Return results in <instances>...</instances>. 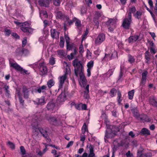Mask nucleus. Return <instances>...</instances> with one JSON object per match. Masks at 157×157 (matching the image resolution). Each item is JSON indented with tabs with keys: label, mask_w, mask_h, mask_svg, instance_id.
<instances>
[{
	"label": "nucleus",
	"mask_w": 157,
	"mask_h": 157,
	"mask_svg": "<svg viewBox=\"0 0 157 157\" xmlns=\"http://www.w3.org/2000/svg\"><path fill=\"white\" fill-rule=\"evenodd\" d=\"M94 65V62L92 61H91L89 62L87 64V66L88 67V68H90V69H91V68L93 67Z\"/></svg>",
	"instance_id": "obj_45"
},
{
	"label": "nucleus",
	"mask_w": 157,
	"mask_h": 157,
	"mask_svg": "<svg viewBox=\"0 0 157 157\" xmlns=\"http://www.w3.org/2000/svg\"><path fill=\"white\" fill-rule=\"evenodd\" d=\"M3 88L4 89L5 91L8 94H10V91L9 90V86L7 84L3 85Z\"/></svg>",
	"instance_id": "obj_42"
},
{
	"label": "nucleus",
	"mask_w": 157,
	"mask_h": 157,
	"mask_svg": "<svg viewBox=\"0 0 157 157\" xmlns=\"http://www.w3.org/2000/svg\"><path fill=\"white\" fill-rule=\"evenodd\" d=\"M11 35L14 38L16 39H20V36L16 33H12Z\"/></svg>",
	"instance_id": "obj_54"
},
{
	"label": "nucleus",
	"mask_w": 157,
	"mask_h": 157,
	"mask_svg": "<svg viewBox=\"0 0 157 157\" xmlns=\"http://www.w3.org/2000/svg\"><path fill=\"white\" fill-rule=\"evenodd\" d=\"M147 72L146 71H144L142 73V78L141 82L142 85H145L147 79Z\"/></svg>",
	"instance_id": "obj_19"
},
{
	"label": "nucleus",
	"mask_w": 157,
	"mask_h": 157,
	"mask_svg": "<svg viewBox=\"0 0 157 157\" xmlns=\"http://www.w3.org/2000/svg\"><path fill=\"white\" fill-rule=\"evenodd\" d=\"M118 143L119 146L124 147L125 148H127L129 146V143L126 139L121 140Z\"/></svg>",
	"instance_id": "obj_17"
},
{
	"label": "nucleus",
	"mask_w": 157,
	"mask_h": 157,
	"mask_svg": "<svg viewBox=\"0 0 157 157\" xmlns=\"http://www.w3.org/2000/svg\"><path fill=\"white\" fill-rule=\"evenodd\" d=\"M124 71L122 69L121 67V70L120 71L119 74V78L118 80H119L121 79L123 75Z\"/></svg>",
	"instance_id": "obj_53"
},
{
	"label": "nucleus",
	"mask_w": 157,
	"mask_h": 157,
	"mask_svg": "<svg viewBox=\"0 0 157 157\" xmlns=\"http://www.w3.org/2000/svg\"><path fill=\"white\" fill-rule=\"evenodd\" d=\"M128 61L130 63H132L135 62V59L134 57L129 54L128 56Z\"/></svg>",
	"instance_id": "obj_37"
},
{
	"label": "nucleus",
	"mask_w": 157,
	"mask_h": 157,
	"mask_svg": "<svg viewBox=\"0 0 157 157\" xmlns=\"http://www.w3.org/2000/svg\"><path fill=\"white\" fill-rule=\"evenodd\" d=\"M14 23L17 25L20 26V29L27 35H29L32 34L33 29L30 27V24L27 22H20L17 21H14Z\"/></svg>",
	"instance_id": "obj_2"
},
{
	"label": "nucleus",
	"mask_w": 157,
	"mask_h": 157,
	"mask_svg": "<svg viewBox=\"0 0 157 157\" xmlns=\"http://www.w3.org/2000/svg\"><path fill=\"white\" fill-rule=\"evenodd\" d=\"M131 111L133 113L134 117L138 119L140 115L139 114L138 111L137 109L136 108H133L131 110Z\"/></svg>",
	"instance_id": "obj_27"
},
{
	"label": "nucleus",
	"mask_w": 157,
	"mask_h": 157,
	"mask_svg": "<svg viewBox=\"0 0 157 157\" xmlns=\"http://www.w3.org/2000/svg\"><path fill=\"white\" fill-rule=\"evenodd\" d=\"M75 45L73 43H68L66 44V48L67 50L69 51L72 49H74L75 48Z\"/></svg>",
	"instance_id": "obj_28"
},
{
	"label": "nucleus",
	"mask_w": 157,
	"mask_h": 157,
	"mask_svg": "<svg viewBox=\"0 0 157 157\" xmlns=\"http://www.w3.org/2000/svg\"><path fill=\"white\" fill-rule=\"evenodd\" d=\"M134 92L135 91L134 90H132L128 92V95L129 99L132 100L133 99L134 95Z\"/></svg>",
	"instance_id": "obj_33"
},
{
	"label": "nucleus",
	"mask_w": 157,
	"mask_h": 157,
	"mask_svg": "<svg viewBox=\"0 0 157 157\" xmlns=\"http://www.w3.org/2000/svg\"><path fill=\"white\" fill-rule=\"evenodd\" d=\"M17 95L20 104L21 105V107L23 108L24 106L25 101L22 98L21 94H20L19 91L18 92Z\"/></svg>",
	"instance_id": "obj_22"
},
{
	"label": "nucleus",
	"mask_w": 157,
	"mask_h": 157,
	"mask_svg": "<svg viewBox=\"0 0 157 157\" xmlns=\"http://www.w3.org/2000/svg\"><path fill=\"white\" fill-rule=\"evenodd\" d=\"M101 16L100 13L98 12H96L95 13V16L94 18L99 19L100 17Z\"/></svg>",
	"instance_id": "obj_56"
},
{
	"label": "nucleus",
	"mask_w": 157,
	"mask_h": 157,
	"mask_svg": "<svg viewBox=\"0 0 157 157\" xmlns=\"http://www.w3.org/2000/svg\"><path fill=\"white\" fill-rule=\"evenodd\" d=\"M117 92V90L115 88H113L110 90V95L112 97H113L115 96L114 93Z\"/></svg>",
	"instance_id": "obj_43"
},
{
	"label": "nucleus",
	"mask_w": 157,
	"mask_h": 157,
	"mask_svg": "<svg viewBox=\"0 0 157 157\" xmlns=\"http://www.w3.org/2000/svg\"><path fill=\"white\" fill-rule=\"evenodd\" d=\"M10 66L14 68L17 71L20 72L21 74L29 75V73L28 72L27 70L23 69L17 63H10Z\"/></svg>",
	"instance_id": "obj_4"
},
{
	"label": "nucleus",
	"mask_w": 157,
	"mask_h": 157,
	"mask_svg": "<svg viewBox=\"0 0 157 157\" xmlns=\"http://www.w3.org/2000/svg\"><path fill=\"white\" fill-rule=\"evenodd\" d=\"M113 54H112L111 56H110V54H105V56L104 57V58H107V59H109V60L111 59H112V57Z\"/></svg>",
	"instance_id": "obj_59"
},
{
	"label": "nucleus",
	"mask_w": 157,
	"mask_h": 157,
	"mask_svg": "<svg viewBox=\"0 0 157 157\" xmlns=\"http://www.w3.org/2000/svg\"><path fill=\"white\" fill-rule=\"evenodd\" d=\"M64 37L66 40V43L67 44L70 43V38L68 35L64 33Z\"/></svg>",
	"instance_id": "obj_48"
},
{
	"label": "nucleus",
	"mask_w": 157,
	"mask_h": 157,
	"mask_svg": "<svg viewBox=\"0 0 157 157\" xmlns=\"http://www.w3.org/2000/svg\"><path fill=\"white\" fill-rule=\"evenodd\" d=\"M148 3L151 8H152L153 7V3L152 0H148Z\"/></svg>",
	"instance_id": "obj_62"
},
{
	"label": "nucleus",
	"mask_w": 157,
	"mask_h": 157,
	"mask_svg": "<svg viewBox=\"0 0 157 157\" xmlns=\"http://www.w3.org/2000/svg\"><path fill=\"white\" fill-rule=\"evenodd\" d=\"M88 31L87 30H86L85 31V34L84 35H83L82 36V40H81L82 42V41L86 39V36L88 34Z\"/></svg>",
	"instance_id": "obj_51"
},
{
	"label": "nucleus",
	"mask_w": 157,
	"mask_h": 157,
	"mask_svg": "<svg viewBox=\"0 0 157 157\" xmlns=\"http://www.w3.org/2000/svg\"><path fill=\"white\" fill-rule=\"evenodd\" d=\"M55 106V103L53 101L49 102L47 104L46 108L48 110H52Z\"/></svg>",
	"instance_id": "obj_24"
},
{
	"label": "nucleus",
	"mask_w": 157,
	"mask_h": 157,
	"mask_svg": "<svg viewBox=\"0 0 157 157\" xmlns=\"http://www.w3.org/2000/svg\"><path fill=\"white\" fill-rule=\"evenodd\" d=\"M56 17L57 19L64 20L65 18V15L63 12L59 11L58 9H56L54 11Z\"/></svg>",
	"instance_id": "obj_8"
},
{
	"label": "nucleus",
	"mask_w": 157,
	"mask_h": 157,
	"mask_svg": "<svg viewBox=\"0 0 157 157\" xmlns=\"http://www.w3.org/2000/svg\"><path fill=\"white\" fill-rule=\"evenodd\" d=\"M15 55L17 56H22V53L21 52V48H17L15 52Z\"/></svg>",
	"instance_id": "obj_38"
},
{
	"label": "nucleus",
	"mask_w": 157,
	"mask_h": 157,
	"mask_svg": "<svg viewBox=\"0 0 157 157\" xmlns=\"http://www.w3.org/2000/svg\"><path fill=\"white\" fill-rule=\"evenodd\" d=\"M47 88L46 86L45 85H43L40 87H39L37 90V91L39 93H41V92H43L44 91V90H46Z\"/></svg>",
	"instance_id": "obj_36"
},
{
	"label": "nucleus",
	"mask_w": 157,
	"mask_h": 157,
	"mask_svg": "<svg viewBox=\"0 0 157 157\" xmlns=\"http://www.w3.org/2000/svg\"><path fill=\"white\" fill-rule=\"evenodd\" d=\"M42 119L40 118V115H34L33 117V124H36V122L38 124V122L41 121Z\"/></svg>",
	"instance_id": "obj_26"
},
{
	"label": "nucleus",
	"mask_w": 157,
	"mask_h": 157,
	"mask_svg": "<svg viewBox=\"0 0 157 157\" xmlns=\"http://www.w3.org/2000/svg\"><path fill=\"white\" fill-rule=\"evenodd\" d=\"M137 120L140 121L147 122H150L151 121V118H149L147 115L144 114L140 115Z\"/></svg>",
	"instance_id": "obj_12"
},
{
	"label": "nucleus",
	"mask_w": 157,
	"mask_h": 157,
	"mask_svg": "<svg viewBox=\"0 0 157 157\" xmlns=\"http://www.w3.org/2000/svg\"><path fill=\"white\" fill-rule=\"evenodd\" d=\"M150 51L151 53L153 54H155L156 52V51L155 48L152 47H150Z\"/></svg>",
	"instance_id": "obj_64"
},
{
	"label": "nucleus",
	"mask_w": 157,
	"mask_h": 157,
	"mask_svg": "<svg viewBox=\"0 0 157 157\" xmlns=\"http://www.w3.org/2000/svg\"><path fill=\"white\" fill-rule=\"evenodd\" d=\"M28 52V51L27 49H26L24 48H21V52L22 53V56L23 55H25V53H27Z\"/></svg>",
	"instance_id": "obj_61"
},
{
	"label": "nucleus",
	"mask_w": 157,
	"mask_h": 157,
	"mask_svg": "<svg viewBox=\"0 0 157 157\" xmlns=\"http://www.w3.org/2000/svg\"><path fill=\"white\" fill-rule=\"evenodd\" d=\"M115 23V20L114 19L110 18L107 21L105 22V24L107 26H113Z\"/></svg>",
	"instance_id": "obj_31"
},
{
	"label": "nucleus",
	"mask_w": 157,
	"mask_h": 157,
	"mask_svg": "<svg viewBox=\"0 0 157 157\" xmlns=\"http://www.w3.org/2000/svg\"><path fill=\"white\" fill-rule=\"evenodd\" d=\"M20 149L23 155H24L25 154V150L23 146H21L20 147Z\"/></svg>",
	"instance_id": "obj_60"
},
{
	"label": "nucleus",
	"mask_w": 157,
	"mask_h": 157,
	"mask_svg": "<svg viewBox=\"0 0 157 157\" xmlns=\"http://www.w3.org/2000/svg\"><path fill=\"white\" fill-rule=\"evenodd\" d=\"M121 91L120 90H118L117 91V100L118 103L119 104H121L122 100L121 99Z\"/></svg>",
	"instance_id": "obj_39"
},
{
	"label": "nucleus",
	"mask_w": 157,
	"mask_h": 157,
	"mask_svg": "<svg viewBox=\"0 0 157 157\" xmlns=\"http://www.w3.org/2000/svg\"><path fill=\"white\" fill-rule=\"evenodd\" d=\"M136 10V8L134 6H132L129 8V9L128 12V13L127 17L132 18V13H133L134 15Z\"/></svg>",
	"instance_id": "obj_21"
},
{
	"label": "nucleus",
	"mask_w": 157,
	"mask_h": 157,
	"mask_svg": "<svg viewBox=\"0 0 157 157\" xmlns=\"http://www.w3.org/2000/svg\"><path fill=\"white\" fill-rule=\"evenodd\" d=\"M144 58L145 59V63L149 64L150 63L151 58V55L148 50L146 51L144 53Z\"/></svg>",
	"instance_id": "obj_16"
},
{
	"label": "nucleus",
	"mask_w": 157,
	"mask_h": 157,
	"mask_svg": "<svg viewBox=\"0 0 157 157\" xmlns=\"http://www.w3.org/2000/svg\"><path fill=\"white\" fill-rule=\"evenodd\" d=\"M39 67L40 71L41 73V75H44L47 73L48 72L47 67L44 62L40 63Z\"/></svg>",
	"instance_id": "obj_9"
},
{
	"label": "nucleus",
	"mask_w": 157,
	"mask_h": 157,
	"mask_svg": "<svg viewBox=\"0 0 157 157\" xmlns=\"http://www.w3.org/2000/svg\"><path fill=\"white\" fill-rule=\"evenodd\" d=\"M99 19L98 18H93V21L95 23V25L97 27V28H98L99 27V23L98 22Z\"/></svg>",
	"instance_id": "obj_47"
},
{
	"label": "nucleus",
	"mask_w": 157,
	"mask_h": 157,
	"mask_svg": "<svg viewBox=\"0 0 157 157\" xmlns=\"http://www.w3.org/2000/svg\"><path fill=\"white\" fill-rule=\"evenodd\" d=\"M117 140H115L114 141V145L113 148V153H114L117 150L118 147H120L119 146V144L118 143Z\"/></svg>",
	"instance_id": "obj_29"
},
{
	"label": "nucleus",
	"mask_w": 157,
	"mask_h": 157,
	"mask_svg": "<svg viewBox=\"0 0 157 157\" xmlns=\"http://www.w3.org/2000/svg\"><path fill=\"white\" fill-rule=\"evenodd\" d=\"M64 40L63 36H61L60 37V41L59 45L61 48H63L64 47Z\"/></svg>",
	"instance_id": "obj_40"
},
{
	"label": "nucleus",
	"mask_w": 157,
	"mask_h": 157,
	"mask_svg": "<svg viewBox=\"0 0 157 157\" xmlns=\"http://www.w3.org/2000/svg\"><path fill=\"white\" fill-rule=\"evenodd\" d=\"M38 129H39L40 132L42 135L43 136L46 138L48 139L49 138V136L47 134V132L46 130L41 128H38Z\"/></svg>",
	"instance_id": "obj_25"
},
{
	"label": "nucleus",
	"mask_w": 157,
	"mask_h": 157,
	"mask_svg": "<svg viewBox=\"0 0 157 157\" xmlns=\"http://www.w3.org/2000/svg\"><path fill=\"white\" fill-rule=\"evenodd\" d=\"M38 125V123L37 122L36 123V124H32V126L33 127V129H34V131L36 132H37V131L38 130H39L38 129V128H37Z\"/></svg>",
	"instance_id": "obj_44"
},
{
	"label": "nucleus",
	"mask_w": 157,
	"mask_h": 157,
	"mask_svg": "<svg viewBox=\"0 0 157 157\" xmlns=\"http://www.w3.org/2000/svg\"><path fill=\"white\" fill-rule=\"evenodd\" d=\"M51 36L53 39H58L60 32L57 31L55 29H52L50 31Z\"/></svg>",
	"instance_id": "obj_11"
},
{
	"label": "nucleus",
	"mask_w": 157,
	"mask_h": 157,
	"mask_svg": "<svg viewBox=\"0 0 157 157\" xmlns=\"http://www.w3.org/2000/svg\"><path fill=\"white\" fill-rule=\"evenodd\" d=\"M36 104L37 105H42L45 103L44 96H42L40 98H38Z\"/></svg>",
	"instance_id": "obj_30"
},
{
	"label": "nucleus",
	"mask_w": 157,
	"mask_h": 157,
	"mask_svg": "<svg viewBox=\"0 0 157 157\" xmlns=\"http://www.w3.org/2000/svg\"><path fill=\"white\" fill-rule=\"evenodd\" d=\"M51 0H38V3L40 6L45 7H49L50 2Z\"/></svg>",
	"instance_id": "obj_14"
},
{
	"label": "nucleus",
	"mask_w": 157,
	"mask_h": 157,
	"mask_svg": "<svg viewBox=\"0 0 157 157\" xmlns=\"http://www.w3.org/2000/svg\"><path fill=\"white\" fill-rule=\"evenodd\" d=\"M47 120L50 123L54 125H58L61 123V121L54 117L50 116L46 118Z\"/></svg>",
	"instance_id": "obj_5"
},
{
	"label": "nucleus",
	"mask_w": 157,
	"mask_h": 157,
	"mask_svg": "<svg viewBox=\"0 0 157 157\" xmlns=\"http://www.w3.org/2000/svg\"><path fill=\"white\" fill-rule=\"evenodd\" d=\"M152 154L150 152H145L141 154L139 157H151Z\"/></svg>",
	"instance_id": "obj_35"
},
{
	"label": "nucleus",
	"mask_w": 157,
	"mask_h": 157,
	"mask_svg": "<svg viewBox=\"0 0 157 157\" xmlns=\"http://www.w3.org/2000/svg\"><path fill=\"white\" fill-rule=\"evenodd\" d=\"M67 76L65 75L60 77L59 78V82L58 90L62 88L63 85L64 81L66 79Z\"/></svg>",
	"instance_id": "obj_15"
},
{
	"label": "nucleus",
	"mask_w": 157,
	"mask_h": 157,
	"mask_svg": "<svg viewBox=\"0 0 157 157\" xmlns=\"http://www.w3.org/2000/svg\"><path fill=\"white\" fill-rule=\"evenodd\" d=\"M132 22V18H129L128 17L126 18L124 20L122 26L124 29H128Z\"/></svg>",
	"instance_id": "obj_6"
},
{
	"label": "nucleus",
	"mask_w": 157,
	"mask_h": 157,
	"mask_svg": "<svg viewBox=\"0 0 157 157\" xmlns=\"http://www.w3.org/2000/svg\"><path fill=\"white\" fill-rule=\"evenodd\" d=\"M81 14L82 15H83L84 14L86 13V9L84 6L82 7L81 9Z\"/></svg>",
	"instance_id": "obj_50"
},
{
	"label": "nucleus",
	"mask_w": 157,
	"mask_h": 157,
	"mask_svg": "<svg viewBox=\"0 0 157 157\" xmlns=\"http://www.w3.org/2000/svg\"><path fill=\"white\" fill-rule=\"evenodd\" d=\"M66 96L64 92L62 91L60 94L57 100L60 102H63L65 101Z\"/></svg>",
	"instance_id": "obj_20"
},
{
	"label": "nucleus",
	"mask_w": 157,
	"mask_h": 157,
	"mask_svg": "<svg viewBox=\"0 0 157 157\" xmlns=\"http://www.w3.org/2000/svg\"><path fill=\"white\" fill-rule=\"evenodd\" d=\"M121 128L119 126L118 127L117 126H111L107 130H106L105 134V136L104 139L105 140L106 139L112 138L116 134L117 132L120 131V130Z\"/></svg>",
	"instance_id": "obj_3"
},
{
	"label": "nucleus",
	"mask_w": 157,
	"mask_h": 157,
	"mask_svg": "<svg viewBox=\"0 0 157 157\" xmlns=\"http://www.w3.org/2000/svg\"><path fill=\"white\" fill-rule=\"evenodd\" d=\"M54 84V82L52 79H51L48 81L47 85L49 88H50Z\"/></svg>",
	"instance_id": "obj_41"
},
{
	"label": "nucleus",
	"mask_w": 157,
	"mask_h": 157,
	"mask_svg": "<svg viewBox=\"0 0 157 157\" xmlns=\"http://www.w3.org/2000/svg\"><path fill=\"white\" fill-rule=\"evenodd\" d=\"M142 14V12L140 11H137L136 13H135L134 14V16L135 17L138 19H139L141 18V16Z\"/></svg>",
	"instance_id": "obj_34"
},
{
	"label": "nucleus",
	"mask_w": 157,
	"mask_h": 157,
	"mask_svg": "<svg viewBox=\"0 0 157 157\" xmlns=\"http://www.w3.org/2000/svg\"><path fill=\"white\" fill-rule=\"evenodd\" d=\"M54 5L56 6H60L61 2L59 0H53Z\"/></svg>",
	"instance_id": "obj_46"
},
{
	"label": "nucleus",
	"mask_w": 157,
	"mask_h": 157,
	"mask_svg": "<svg viewBox=\"0 0 157 157\" xmlns=\"http://www.w3.org/2000/svg\"><path fill=\"white\" fill-rule=\"evenodd\" d=\"M75 108L78 110H80L81 109V104H75Z\"/></svg>",
	"instance_id": "obj_63"
},
{
	"label": "nucleus",
	"mask_w": 157,
	"mask_h": 157,
	"mask_svg": "<svg viewBox=\"0 0 157 157\" xmlns=\"http://www.w3.org/2000/svg\"><path fill=\"white\" fill-rule=\"evenodd\" d=\"M140 36L138 35H134L130 36L128 39V41L130 43H132L136 41L139 38Z\"/></svg>",
	"instance_id": "obj_18"
},
{
	"label": "nucleus",
	"mask_w": 157,
	"mask_h": 157,
	"mask_svg": "<svg viewBox=\"0 0 157 157\" xmlns=\"http://www.w3.org/2000/svg\"><path fill=\"white\" fill-rule=\"evenodd\" d=\"M141 135L148 136L150 134V131L146 128H143L140 132Z\"/></svg>",
	"instance_id": "obj_23"
},
{
	"label": "nucleus",
	"mask_w": 157,
	"mask_h": 157,
	"mask_svg": "<svg viewBox=\"0 0 157 157\" xmlns=\"http://www.w3.org/2000/svg\"><path fill=\"white\" fill-rule=\"evenodd\" d=\"M149 104L153 107H157V98L155 96L150 97L149 99Z\"/></svg>",
	"instance_id": "obj_13"
},
{
	"label": "nucleus",
	"mask_w": 157,
	"mask_h": 157,
	"mask_svg": "<svg viewBox=\"0 0 157 157\" xmlns=\"http://www.w3.org/2000/svg\"><path fill=\"white\" fill-rule=\"evenodd\" d=\"M8 144L10 146V147L12 149H14L15 148V144L10 141L8 142Z\"/></svg>",
	"instance_id": "obj_49"
},
{
	"label": "nucleus",
	"mask_w": 157,
	"mask_h": 157,
	"mask_svg": "<svg viewBox=\"0 0 157 157\" xmlns=\"http://www.w3.org/2000/svg\"><path fill=\"white\" fill-rule=\"evenodd\" d=\"M5 32L6 35L8 36H10V35L12 33L10 29H5Z\"/></svg>",
	"instance_id": "obj_58"
},
{
	"label": "nucleus",
	"mask_w": 157,
	"mask_h": 157,
	"mask_svg": "<svg viewBox=\"0 0 157 157\" xmlns=\"http://www.w3.org/2000/svg\"><path fill=\"white\" fill-rule=\"evenodd\" d=\"M86 129H87V126L86 125V123H84L82 128V132L83 133H85Z\"/></svg>",
	"instance_id": "obj_55"
},
{
	"label": "nucleus",
	"mask_w": 157,
	"mask_h": 157,
	"mask_svg": "<svg viewBox=\"0 0 157 157\" xmlns=\"http://www.w3.org/2000/svg\"><path fill=\"white\" fill-rule=\"evenodd\" d=\"M73 21L75 22V26H77L78 28L81 27L82 24L81 21L77 19L76 17H74L73 18Z\"/></svg>",
	"instance_id": "obj_32"
},
{
	"label": "nucleus",
	"mask_w": 157,
	"mask_h": 157,
	"mask_svg": "<svg viewBox=\"0 0 157 157\" xmlns=\"http://www.w3.org/2000/svg\"><path fill=\"white\" fill-rule=\"evenodd\" d=\"M72 65L74 67V72L75 76L78 77L79 75L81 81L86 80L83 73L84 67L81 61L76 59L73 61Z\"/></svg>",
	"instance_id": "obj_1"
},
{
	"label": "nucleus",
	"mask_w": 157,
	"mask_h": 157,
	"mask_svg": "<svg viewBox=\"0 0 157 157\" xmlns=\"http://www.w3.org/2000/svg\"><path fill=\"white\" fill-rule=\"evenodd\" d=\"M49 63L52 65H53L55 63V58L54 57H52L50 58Z\"/></svg>",
	"instance_id": "obj_57"
},
{
	"label": "nucleus",
	"mask_w": 157,
	"mask_h": 157,
	"mask_svg": "<svg viewBox=\"0 0 157 157\" xmlns=\"http://www.w3.org/2000/svg\"><path fill=\"white\" fill-rule=\"evenodd\" d=\"M27 43V38L25 37L24 38L23 40L22 41V47H24L26 45Z\"/></svg>",
	"instance_id": "obj_52"
},
{
	"label": "nucleus",
	"mask_w": 157,
	"mask_h": 157,
	"mask_svg": "<svg viewBox=\"0 0 157 157\" xmlns=\"http://www.w3.org/2000/svg\"><path fill=\"white\" fill-rule=\"evenodd\" d=\"M30 89L25 86L23 85L22 88V92L24 98L28 99L29 95Z\"/></svg>",
	"instance_id": "obj_7"
},
{
	"label": "nucleus",
	"mask_w": 157,
	"mask_h": 157,
	"mask_svg": "<svg viewBox=\"0 0 157 157\" xmlns=\"http://www.w3.org/2000/svg\"><path fill=\"white\" fill-rule=\"evenodd\" d=\"M105 39V35L103 33L99 34L95 39V42L97 44H100Z\"/></svg>",
	"instance_id": "obj_10"
}]
</instances>
